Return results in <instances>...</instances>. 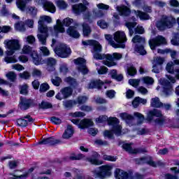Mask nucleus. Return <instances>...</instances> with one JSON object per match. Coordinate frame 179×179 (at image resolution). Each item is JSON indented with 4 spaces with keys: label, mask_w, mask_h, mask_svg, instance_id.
Returning a JSON list of instances; mask_svg holds the SVG:
<instances>
[{
    "label": "nucleus",
    "mask_w": 179,
    "mask_h": 179,
    "mask_svg": "<svg viewBox=\"0 0 179 179\" xmlns=\"http://www.w3.org/2000/svg\"><path fill=\"white\" fill-rule=\"evenodd\" d=\"M113 127L112 131L110 130H106L103 131V136L104 138H108V139H111L113 138V134H115V135H122L123 134H125V131L122 130V127L121 125H119L118 124H116L115 125H112Z\"/></svg>",
    "instance_id": "nucleus-13"
},
{
    "label": "nucleus",
    "mask_w": 179,
    "mask_h": 179,
    "mask_svg": "<svg viewBox=\"0 0 179 179\" xmlns=\"http://www.w3.org/2000/svg\"><path fill=\"white\" fill-rule=\"evenodd\" d=\"M131 13H134V15H136V16L137 17H139L141 20H149V19H150V16H149L148 13H143L141 10H137V11L134 10Z\"/></svg>",
    "instance_id": "nucleus-28"
},
{
    "label": "nucleus",
    "mask_w": 179,
    "mask_h": 179,
    "mask_svg": "<svg viewBox=\"0 0 179 179\" xmlns=\"http://www.w3.org/2000/svg\"><path fill=\"white\" fill-rule=\"evenodd\" d=\"M40 52L44 55V57H48V55H50V50H48V48H47L45 46H42L40 48Z\"/></svg>",
    "instance_id": "nucleus-47"
},
{
    "label": "nucleus",
    "mask_w": 179,
    "mask_h": 179,
    "mask_svg": "<svg viewBox=\"0 0 179 179\" xmlns=\"http://www.w3.org/2000/svg\"><path fill=\"white\" fill-rule=\"evenodd\" d=\"M116 10L122 16H128V15L131 13V10L129 9V8L125 6H117L116 8Z\"/></svg>",
    "instance_id": "nucleus-29"
},
{
    "label": "nucleus",
    "mask_w": 179,
    "mask_h": 179,
    "mask_svg": "<svg viewBox=\"0 0 179 179\" xmlns=\"http://www.w3.org/2000/svg\"><path fill=\"white\" fill-rule=\"evenodd\" d=\"M113 40L115 44L119 45H124V47H117V48H125V43L128 41L127 34L122 31H117L113 34Z\"/></svg>",
    "instance_id": "nucleus-12"
},
{
    "label": "nucleus",
    "mask_w": 179,
    "mask_h": 179,
    "mask_svg": "<svg viewBox=\"0 0 179 179\" xmlns=\"http://www.w3.org/2000/svg\"><path fill=\"white\" fill-rule=\"evenodd\" d=\"M127 73L130 76H134V75H136V69L134 66H131L127 69Z\"/></svg>",
    "instance_id": "nucleus-55"
},
{
    "label": "nucleus",
    "mask_w": 179,
    "mask_h": 179,
    "mask_svg": "<svg viewBox=\"0 0 179 179\" xmlns=\"http://www.w3.org/2000/svg\"><path fill=\"white\" fill-rule=\"evenodd\" d=\"M167 41L162 36H158L155 38H151L149 41V45L151 50H155L156 47H159L162 44H166Z\"/></svg>",
    "instance_id": "nucleus-15"
},
{
    "label": "nucleus",
    "mask_w": 179,
    "mask_h": 179,
    "mask_svg": "<svg viewBox=\"0 0 179 179\" xmlns=\"http://www.w3.org/2000/svg\"><path fill=\"white\" fill-rule=\"evenodd\" d=\"M30 0H17L16 5L20 10L22 12L26 9V3Z\"/></svg>",
    "instance_id": "nucleus-34"
},
{
    "label": "nucleus",
    "mask_w": 179,
    "mask_h": 179,
    "mask_svg": "<svg viewBox=\"0 0 179 179\" xmlns=\"http://www.w3.org/2000/svg\"><path fill=\"white\" fill-rule=\"evenodd\" d=\"M73 134H75V130H73V127H72V126L71 125H68L66 129L64 130L62 138L63 139H70V138H72V136H73Z\"/></svg>",
    "instance_id": "nucleus-23"
},
{
    "label": "nucleus",
    "mask_w": 179,
    "mask_h": 179,
    "mask_svg": "<svg viewBox=\"0 0 179 179\" xmlns=\"http://www.w3.org/2000/svg\"><path fill=\"white\" fill-rule=\"evenodd\" d=\"M87 160L91 163V164H94L95 166H100L103 164V161H100L97 159L87 158Z\"/></svg>",
    "instance_id": "nucleus-45"
},
{
    "label": "nucleus",
    "mask_w": 179,
    "mask_h": 179,
    "mask_svg": "<svg viewBox=\"0 0 179 179\" xmlns=\"http://www.w3.org/2000/svg\"><path fill=\"white\" fill-rule=\"evenodd\" d=\"M96 124H101V122H104L108 121V125H115L117 124H120V120L117 117H108L106 115H101L95 120Z\"/></svg>",
    "instance_id": "nucleus-17"
},
{
    "label": "nucleus",
    "mask_w": 179,
    "mask_h": 179,
    "mask_svg": "<svg viewBox=\"0 0 179 179\" xmlns=\"http://www.w3.org/2000/svg\"><path fill=\"white\" fill-rule=\"evenodd\" d=\"M176 23V18L173 17L164 16L162 20L157 23V27L161 31L166 30V29H171Z\"/></svg>",
    "instance_id": "nucleus-8"
},
{
    "label": "nucleus",
    "mask_w": 179,
    "mask_h": 179,
    "mask_svg": "<svg viewBox=\"0 0 179 179\" xmlns=\"http://www.w3.org/2000/svg\"><path fill=\"white\" fill-rule=\"evenodd\" d=\"M164 63V58L155 57L152 60V72L159 73L162 69V65Z\"/></svg>",
    "instance_id": "nucleus-19"
},
{
    "label": "nucleus",
    "mask_w": 179,
    "mask_h": 179,
    "mask_svg": "<svg viewBox=\"0 0 179 179\" xmlns=\"http://www.w3.org/2000/svg\"><path fill=\"white\" fill-rule=\"evenodd\" d=\"M151 106L152 107H163V103L160 102V99L158 97H155L151 99Z\"/></svg>",
    "instance_id": "nucleus-37"
},
{
    "label": "nucleus",
    "mask_w": 179,
    "mask_h": 179,
    "mask_svg": "<svg viewBox=\"0 0 179 179\" xmlns=\"http://www.w3.org/2000/svg\"><path fill=\"white\" fill-rule=\"evenodd\" d=\"M59 143V141L55 140L53 137L44 138L38 142V145H55Z\"/></svg>",
    "instance_id": "nucleus-26"
},
{
    "label": "nucleus",
    "mask_w": 179,
    "mask_h": 179,
    "mask_svg": "<svg viewBox=\"0 0 179 179\" xmlns=\"http://www.w3.org/2000/svg\"><path fill=\"white\" fill-rule=\"evenodd\" d=\"M137 163H139L140 164H142L143 163H147L150 166H152V167H156V163L152 160V157H145L140 159V161L137 162Z\"/></svg>",
    "instance_id": "nucleus-30"
},
{
    "label": "nucleus",
    "mask_w": 179,
    "mask_h": 179,
    "mask_svg": "<svg viewBox=\"0 0 179 179\" xmlns=\"http://www.w3.org/2000/svg\"><path fill=\"white\" fill-rule=\"evenodd\" d=\"M4 61H6V62H7V64H12V63H15V62H17V59H16V57L15 56L13 57H6L4 59Z\"/></svg>",
    "instance_id": "nucleus-50"
},
{
    "label": "nucleus",
    "mask_w": 179,
    "mask_h": 179,
    "mask_svg": "<svg viewBox=\"0 0 179 179\" xmlns=\"http://www.w3.org/2000/svg\"><path fill=\"white\" fill-rule=\"evenodd\" d=\"M15 29L17 31H26V25L23 22H17L15 24Z\"/></svg>",
    "instance_id": "nucleus-38"
},
{
    "label": "nucleus",
    "mask_w": 179,
    "mask_h": 179,
    "mask_svg": "<svg viewBox=\"0 0 179 179\" xmlns=\"http://www.w3.org/2000/svg\"><path fill=\"white\" fill-rule=\"evenodd\" d=\"M51 23L52 22V19L51 17L48 15H42L40 17L38 20V30L39 31V34H38L37 37L38 41L42 43L43 45H45L47 43V38L48 37V31L51 30V28H48L45 26H44V23Z\"/></svg>",
    "instance_id": "nucleus-3"
},
{
    "label": "nucleus",
    "mask_w": 179,
    "mask_h": 179,
    "mask_svg": "<svg viewBox=\"0 0 179 179\" xmlns=\"http://www.w3.org/2000/svg\"><path fill=\"white\" fill-rule=\"evenodd\" d=\"M41 108H51L52 105L48 102L43 101L40 105Z\"/></svg>",
    "instance_id": "nucleus-62"
},
{
    "label": "nucleus",
    "mask_w": 179,
    "mask_h": 179,
    "mask_svg": "<svg viewBox=\"0 0 179 179\" xmlns=\"http://www.w3.org/2000/svg\"><path fill=\"white\" fill-rule=\"evenodd\" d=\"M21 54H23V55H30L34 65H43V64H47L48 69L49 71L50 68H52L51 71H54V66H55V64H57V60L52 57H49L46 61H44L41 57H38L37 51L34 50L33 48L29 45H24L22 46Z\"/></svg>",
    "instance_id": "nucleus-2"
},
{
    "label": "nucleus",
    "mask_w": 179,
    "mask_h": 179,
    "mask_svg": "<svg viewBox=\"0 0 179 179\" xmlns=\"http://www.w3.org/2000/svg\"><path fill=\"white\" fill-rule=\"evenodd\" d=\"M6 78L10 82H15L16 80V73L13 71H10L6 73Z\"/></svg>",
    "instance_id": "nucleus-41"
},
{
    "label": "nucleus",
    "mask_w": 179,
    "mask_h": 179,
    "mask_svg": "<svg viewBox=\"0 0 179 179\" xmlns=\"http://www.w3.org/2000/svg\"><path fill=\"white\" fill-rule=\"evenodd\" d=\"M19 76L22 79H29V78H30V73L27 71H24L23 73H20L19 74Z\"/></svg>",
    "instance_id": "nucleus-60"
},
{
    "label": "nucleus",
    "mask_w": 179,
    "mask_h": 179,
    "mask_svg": "<svg viewBox=\"0 0 179 179\" xmlns=\"http://www.w3.org/2000/svg\"><path fill=\"white\" fill-rule=\"evenodd\" d=\"M17 124L19 127H27V120L19 119L17 120Z\"/></svg>",
    "instance_id": "nucleus-54"
},
{
    "label": "nucleus",
    "mask_w": 179,
    "mask_h": 179,
    "mask_svg": "<svg viewBox=\"0 0 179 179\" xmlns=\"http://www.w3.org/2000/svg\"><path fill=\"white\" fill-rule=\"evenodd\" d=\"M98 26H99V27H101V29H107L108 24H107V22H106L103 20H99L97 22Z\"/></svg>",
    "instance_id": "nucleus-61"
},
{
    "label": "nucleus",
    "mask_w": 179,
    "mask_h": 179,
    "mask_svg": "<svg viewBox=\"0 0 179 179\" xmlns=\"http://www.w3.org/2000/svg\"><path fill=\"white\" fill-rule=\"evenodd\" d=\"M27 12L31 15V16H36L37 15V8L30 6L28 7Z\"/></svg>",
    "instance_id": "nucleus-48"
},
{
    "label": "nucleus",
    "mask_w": 179,
    "mask_h": 179,
    "mask_svg": "<svg viewBox=\"0 0 179 179\" xmlns=\"http://www.w3.org/2000/svg\"><path fill=\"white\" fill-rule=\"evenodd\" d=\"M12 69H15V71H24V67L22 66L21 64H13L12 66Z\"/></svg>",
    "instance_id": "nucleus-57"
},
{
    "label": "nucleus",
    "mask_w": 179,
    "mask_h": 179,
    "mask_svg": "<svg viewBox=\"0 0 179 179\" xmlns=\"http://www.w3.org/2000/svg\"><path fill=\"white\" fill-rule=\"evenodd\" d=\"M171 43L173 45H179V34L174 35L173 38L171 41Z\"/></svg>",
    "instance_id": "nucleus-49"
},
{
    "label": "nucleus",
    "mask_w": 179,
    "mask_h": 179,
    "mask_svg": "<svg viewBox=\"0 0 179 179\" xmlns=\"http://www.w3.org/2000/svg\"><path fill=\"white\" fill-rule=\"evenodd\" d=\"M66 33L70 37H73V38H79V37H80V34H79L78 29H76V27H69L66 30Z\"/></svg>",
    "instance_id": "nucleus-25"
},
{
    "label": "nucleus",
    "mask_w": 179,
    "mask_h": 179,
    "mask_svg": "<svg viewBox=\"0 0 179 179\" xmlns=\"http://www.w3.org/2000/svg\"><path fill=\"white\" fill-rule=\"evenodd\" d=\"M74 64L77 65V68L79 72H81L83 75H86L89 72V69L86 66V60L83 58H78L74 60Z\"/></svg>",
    "instance_id": "nucleus-16"
},
{
    "label": "nucleus",
    "mask_w": 179,
    "mask_h": 179,
    "mask_svg": "<svg viewBox=\"0 0 179 179\" xmlns=\"http://www.w3.org/2000/svg\"><path fill=\"white\" fill-rule=\"evenodd\" d=\"M92 33V29L86 23L83 24V34L85 37H87Z\"/></svg>",
    "instance_id": "nucleus-36"
},
{
    "label": "nucleus",
    "mask_w": 179,
    "mask_h": 179,
    "mask_svg": "<svg viewBox=\"0 0 179 179\" xmlns=\"http://www.w3.org/2000/svg\"><path fill=\"white\" fill-rule=\"evenodd\" d=\"M103 159L104 160H108V162H116L117 161V157L110 156V155H104L103 156Z\"/></svg>",
    "instance_id": "nucleus-64"
},
{
    "label": "nucleus",
    "mask_w": 179,
    "mask_h": 179,
    "mask_svg": "<svg viewBox=\"0 0 179 179\" xmlns=\"http://www.w3.org/2000/svg\"><path fill=\"white\" fill-rule=\"evenodd\" d=\"M122 148L124 149L126 152H128L129 153H132L133 155L139 153V150L133 149L132 146H131V144L124 143L122 145Z\"/></svg>",
    "instance_id": "nucleus-33"
},
{
    "label": "nucleus",
    "mask_w": 179,
    "mask_h": 179,
    "mask_svg": "<svg viewBox=\"0 0 179 179\" xmlns=\"http://www.w3.org/2000/svg\"><path fill=\"white\" fill-rule=\"evenodd\" d=\"M62 96H59V94L56 95V99L57 100H62L63 99H66V97H69L71 94H72V89L71 87H65L62 90Z\"/></svg>",
    "instance_id": "nucleus-24"
},
{
    "label": "nucleus",
    "mask_w": 179,
    "mask_h": 179,
    "mask_svg": "<svg viewBox=\"0 0 179 179\" xmlns=\"http://www.w3.org/2000/svg\"><path fill=\"white\" fill-rule=\"evenodd\" d=\"M129 83L133 87H138L139 86V83H141V80L139 79H130L129 80Z\"/></svg>",
    "instance_id": "nucleus-46"
},
{
    "label": "nucleus",
    "mask_w": 179,
    "mask_h": 179,
    "mask_svg": "<svg viewBox=\"0 0 179 179\" xmlns=\"http://www.w3.org/2000/svg\"><path fill=\"white\" fill-rule=\"evenodd\" d=\"M54 51L55 54L61 58L69 57L71 52V48L64 43L59 44L57 47L54 49Z\"/></svg>",
    "instance_id": "nucleus-11"
},
{
    "label": "nucleus",
    "mask_w": 179,
    "mask_h": 179,
    "mask_svg": "<svg viewBox=\"0 0 179 179\" xmlns=\"http://www.w3.org/2000/svg\"><path fill=\"white\" fill-rule=\"evenodd\" d=\"M87 6H89V3L87 1L84 0L83 3L75 4L72 6L73 12L76 15H79L81 12H85L87 10Z\"/></svg>",
    "instance_id": "nucleus-20"
},
{
    "label": "nucleus",
    "mask_w": 179,
    "mask_h": 179,
    "mask_svg": "<svg viewBox=\"0 0 179 179\" xmlns=\"http://www.w3.org/2000/svg\"><path fill=\"white\" fill-rule=\"evenodd\" d=\"M106 94L108 99H114V97H115V91L113 90H108L106 92Z\"/></svg>",
    "instance_id": "nucleus-59"
},
{
    "label": "nucleus",
    "mask_w": 179,
    "mask_h": 179,
    "mask_svg": "<svg viewBox=\"0 0 179 179\" xmlns=\"http://www.w3.org/2000/svg\"><path fill=\"white\" fill-rule=\"evenodd\" d=\"M120 118H122V120H124V121H125L127 124H129V122L134 120V116L128 113H120Z\"/></svg>",
    "instance_id": "nucleus-35"
},
{
    "label": "nucleus",
    "mask_w": 179,
    "mask_h": 179,
    "mask_svg": "<svg viewBox=\"0 0 179 179\" xmlns=\"http://www.w3.org/2000/svg\"><path fill=\"white\" fill-rule=\"evenodd\" d=\"M155 117H157L155 120V125H159V127H161L162 125H164V124H166V119L161 117L162 112L156 109L148 113L147 120L148 121H153V120H155Z\"/></svg>",
    "instance_id": "nucleus-9"
},
{
    "label": "nucleus",
    "mask_w": 179,
    "mask_h": 179,
    "mask_svg": "<svg viewBox=\"0 0 179 179\" xmlns=\"http://www.w3.org/2000/svg\"><path fill=\"white\" fill-rule=\"evenodd\" d=\"M50 89V85H48L47 83H43L40 87L41 92H47Z\"/></svg>",
    "instance_id": "nucleus-63"
},
{
    "label": "nucleus",
    "mask_w": 179,
    "mask_h": 179,
    "mask_svg": "<svg viewBox=\"0 0 179 179\" xmlns=\"http://www.w3.org/2000/svg\"><path fill=\"white\" fill-rule=\"evenodd\" d=\"M25 39L28 44H34V43H36V38L33 35L27 36Z\"/></svg>",
    "instance_id": "nucleus-52"
},
{
    "label": "nucleus",
    "mask_w": 179,
    "mask_h": 179,
    "mask_svg": "<svg viewBox=\"0 0 179 179\" xmlns=\"http://www.w3.org/2000/svg\"><path fill=\"white\" fill-rule=\"evenodd\" d=\"M96 7L98 9H101L102 10H108V9H110V6L103 3L96 4Z\"/></svg>",
    "instance_id": "nucleus-53"
},
{
    "label": "nucleus",
    "mask_w": 179,
    "mask_h": 179,
    "mask_svg": "<svg viewBox=\"0 0 179 179\" xmlns=\"http://www.w3.org/2000/svg\"><path fill=\"white\" fill-rule=\"evenodd\" d=\"M105 38L109 43L110 45H111L113 48H117V47H124V45H120L118 43H115V41H113V36L110 34L105 35Z\"/></svg>",
    "instance_id": "nucleus-31"
},
{
    "label": "nucleus",
    "mask_w": 179,
    "mask_h": 179,
    "mask_svg": "<svg viewBox=\"0 0 179 179\" xmlns=\"http://www.w3.org/2000/svg\"><path fill=\"white\" fill-rule=\"evenodd\" d=\"M141 82L144 83L145 85H153L155 80L151 77H143L141 79Z\"/></svg>",
    "instance_id": "nucleus-43"
},
{
    "label": "nucleus",
    "mask_w": 179,
    "mask_h": 179,
    "mask_svg": "<svg viewBox=\"0 0 179 179\" xmlns=\"http://www.w3.org/2000/svg\"><path fill=\"white\" fill-rule=\"evenodd\" d=\"M113 167L114 166H113V165H103L99 168V170L96 169L92 171V174L96 178H107L108 177H111V174H113L111 171L113 170Z\"/></svg>",
    "instance_id": "nucleus-6"
},
{
    "label": "nucleus",
    "mask_w": 179,
    "mask_h": 179,
    "mask_svg": "<svg viewBox=\"0 0 179 179\" xmlns=\"http://www.w3.org/2000/svg\"><path fill=\"white\" fill-rule=\"evenodd\" d=\"M114 176L115 179H128L129 175L128 172L122 169H116L114 171Z\"/></svg>",
    "instance_id": "nucleus-21"
},
{
    "label": "nucleus",
    "mask_w": 179,
    "mask_h": 179,
    "mask_svg": "<svg viewBox=\"0 0 179 179\" xmlns=\"http://www.w3.org/2000/svg\"><path fill=\"white\" fill-rule=\"evenodd\" d=\"M31 103V100L21 99V101L20 103V107L21 110H27L29 107H30V104Z\"/></svg>",
    "instance_id": "nucleus-32"
},
{
    "label": "nucleus",
    "mask_w": 179,
    "mask_h": 179,
    "mask_svg": "<svg viewBox=\"0 0 179 179\" xmlns=\"http://www.w3.org/2000/svg\"><path fill=\"white\" fill-rule=\"evenodd\" d=\"M174 65H176V63H174V60L173 62H169L166 66V71L169 73H174Z\"/></svg>",
    "instance_id": "nucleus-39"
},
{
    "label": "nucleus",
    "mask_w": 179,
    "mask_h": 179,
    "mask_svg": "<svg viewBox=\"0 0 179 179\" xmlns=\"http://www.w3.org/2000/svg\"><path fill=\"white\" fill-rule=\"evenodd\" d=\"M96 71L99 73V75H106V73H107L108 69H107V67L102 66L100 67H97L96 68Z\"/></svg>",
    "instance_id": "nucleus-44"
},
{
    "label": "nucleus",
    "mask_w": 179,
    "mask_h": 179,
    "mask_svg": "<svg viewBox=\"0 0 179 179\" xmlns=\"http://www.w3.org/2000/svg\"><path fill=\"white\" fill-rule=\"evenodd\" d=\"M32 171H34V168H30L24 173H23V171H15L14 174L10 177V179H26L31 174Z\"/></svg>",
    "instance_id": "nucleus-18"
},
{
    "label": "nucleus",
    "mask_w": 179,
    "mask_h": 179,
    "mask_svg": "<svg viewBox=\"0 0 179 179\" xmlns=\"http://www.w3.org/2000/svg\"><path fill=\"white\" fill-rule=\"evenodd\" d=\"M71 122L75 125H77L80 129H85L89 128V127H93V125H94L92 119H83L82 120L73 119L71 120Z\"/></svg>",
    "instance_id": "nucleus-14"
},
{
    "label": "nucleus",
    "mask_w": 179,
    "mask_h": 179,
    "mask_svg": "<svg viewBox=\"0 0 179 179\" xmlns=\"http://www.w3.org/2000/svg\"><path fill=\"white\" fill-rule=\"evenodd\" d=\"M104 85V83L100 80H91L88 84V89H94V87H96L97 89H100L101 86Z\"/></svg>",
    "instance_id": "nucleus-27"
},
{
    "label": "nucleus",
    "mask_w": 179,
    "mask_h": 179,
    "mask_svg": "<svg viewBox=\"0 0 179 179\" xmlns=\"http://www.w3.org/2000/svg\"><path fill=\"white\" fill-rule=\"evenodd\" d=\"M83 45L85 47L87 45H92L93 47L92 54L94 55V58L95 59H106L103 61V65L108 66L109 68L111 66H115L117 65V62L115 61H120L121 58H122V55L118 52H114L113 55H101V45L99 43V42L94 40H88L87 41L82 42Z\"/></svg>",
    "instance_id": "nucleus-1"
},
{
    "label": "nucleus",
    "mask_w": 179,
    "mask_h": 179,
    "mask_svg": "<svg viewBox=\"0 0 179 179\" xmlns=\"http://www.w3.org/2000/svg\"><path fill=\"white\" fill-rule=\"evenodd\" d=\"M56 5L59 9L62 10L66 9V8H68V3H66L64 0H58L56 1Z\"/></svg>",
    "instance_id": "nucleus-40"
},
{
    "label": "nucleus",
    "mask_w": 179,
    "mask_h": 179,
    "mask_svg": "<svg viewBox=\"0 0 179 179\" xmlns=\"http://www.w3.org/2000/svg\"><path fill=\"white\" fill-rule=\"evenodd\" d=\"M3 44L6 49V54L8 56L14 55L15 51H19L22 48L19 39L6 40Z\"/></svg>",
    "instance_id": "nucleus-5"
},
{
    "label": "nucleus",
    "mask_w": 179,
    "mask_h": 179,
    "mask_svg": "<svg viewBox=\"0 0 179 179\" xmlns=\"http://www.w3.org/2000/svg\"><path fill=\"white\" fill-rule=\"evenodd\" d=\"M167 80H164V78H161L159 80V85L157 87V90H162L164 94L169 96L171 90H173V85L176 83V77H173L171 75H166Z\"/></svg>",
    "instance_id": "nucleus-4"
},
{
    "label": "nucleus",
    "mask_w": 179,
    "mask_h": 179,
    "mask_svg": "<svg viewBox=\"0 0 179 179\" xmlns=\"http://www.w3.org/2000/svg\"><path fill=\"white\" fill-rule=\"evenodd\" d=\"M134 117H136L139 120V124H142L145 120V117L143 116L140 113L136 112L134 113Z\"/></svg>",
    "instance_id": "nucleus-58"
},
{
    "label": "nucleus",
    "mask_w": 179,
    "mask_h": 179,
    "mask_svg": "<svg viewBox=\"0 0 179 179\" xmlns=\"http://www.w3.org/2000/svg\"><path fill=\"white\" fill-rule=\"evenodd\" d=\"M43 8L44 10L50 12V13H55V12L57 11V8L55 7V5H54V3L51 1L44 2Z\"/></svg>",
    "instance_id": "nucleus-22"
},
{
    "label": "nucleus",
    "mask_w": 179,
    "mask_h": 179,
    "mask_svg": "<svg viewBox=\"0 0 179 179\" xmlns=\"http://www.w3.org/2000/svg\"><path fill=\"white\" fill-rule=\"evenodd\" d=\"M27 89L29 86L27 84H24L20 87V94H27Z\"/></svg>",
    "instance_id": "nucleus-56"
},
{
    "label": "nucleus",
    "mask_w": 179,
    "mask_h": 179,
    "mask_svg": "<svg viewBox=\"0 0 179 179\" xmlns=\"http://www.w3.org/2000/svg\"><path fill=\"white\" fill-rule=\"evenodd\" d=\"M145 38H143L139 35H136L132 38V43L136 44L135 52L140 54V55H146V50L143 48V44H145Z\"/></svg>",
    "instance_id": "nucleus-10"
},
{
    "label": "nucleus",
    "mask_w": 179,
    "mask_h": 179,
    "mask_svg": "<svg viewBox=\"0 0 179 179\" xmlns=\"http://www.w3.org/2000/svg\"><path fill=\"white\" fill-rule=\"evenodd\" d=\"M62 23L64 25H62ZM73 23V20L69 17L65 18L63 22L61 20H57L56 24L54 26V32L52 36H58V33H65V28L64 26L69 27Z\"/></svg>",
    "instance_id": "nucleus-7"
},
{
    "label": "nucleus",
    "mask_w": 179,
    "mask_h": 179,
    "mask_svg": "<svg viewBox=\"0 0 179 179\" xmlns=\"http://www.w3.org/2000/svg\"><path fill=\"white\" fill-rule=\"evenodd\" d=\"M61 82H62V80L59 77H55V78H52V83L54 86H59V85H61Z\"/></svg>",
    "instance_id": "nucleus-51"
},
{
    "label": "nucleus",
    "mask_w": 179,
    "mask_h": 179,
    "mask_svg": "<svg viewBox=\"0 0 179 179\" xmlns=\"http://www.w3.org/2000/svg\"><path fill=\"white\" fill-rule=\"evenodd\" d=\"M136 26V22H127L126 23V27L129 29V36H132L134 34V31H132V29Z\"/></svg>",
    "instance_id": "nucleus-42"
}]
</instances>
